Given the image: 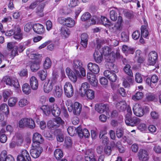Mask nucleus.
Returning a JSON list of instances; mask_svg holds the SVG:
<instances>
[{
    "label": "nucleus",
    "instance_id": "25",
    "mask_svg": "<svg viewBox=\"0 0 161 161\" xmlns=\"http://www.w3.org/2000/svg\"><path fill=\"white\" fill-rule=\"evenodd\" d=\"M132 76H127L125 78H123V84L124 86L125 87H129L130 85L132 84L134 80L133 79Z\"/></svg>",
    "mask_w": 161,
    "mask_h": 161
},
{
    "label": "nucleus",
    "instance_id": "36",
    "mask_svg": "<svg viewBox=\"0 0 161 161\" xmlns=\"http://www.w3.org/2000/svg\"><path fill=\"white\" fill-rule=\"evenodd\" d=\"M26 120V127L31 129H33L35 127V123L32 119L27 118Z\"/></svg>",
    "mask_w": 161,
    "mask_h": 161
},
{
    "label": "nucleus",
    "instance_id": "26",
    "mask_svg": "<svg viewBox=\"0 0 161 161\" xmlns=\"http://www.w3.org/2000/svg\"><path fill=\"white\" fill-rule=\"evenodd\" d=\"M30 84L33 90H36L37 89L38 86V81L35 77L32 76L31 78Z\"/></svg>",
    "mask_w": 161,
    "mask_h": 161
},
{
    "label": "nucleus",
    "instance_id": "17",
    "mask_svg": "<svg viewBox=\"0 0 161 161\" xmlns=\"http://www.w3.org/2000/svg\"><path fill=\"white\" fill-rule=\"evenodd\" d=\"M66 72L70 80L74 83L76 82L77 78L75 73L69 68L66 69Z\"/></svg>",
    "mask_w": 161,
    "mask_h": 161
},
{
    "label": "nucleus",
    "instance_id": "54",
    "mask_svg": "<svg viewBox=\"0 0 161 161\" xmlns=\"http://www.w3.org/2000/svg\"><path fill=\"white\" fill-rule=\"evenodd\" d=\"M29 103L28 101L25 98H22L19 100L18 102V105L20 107H23L27 105Z\"/></svg>",
    "mask_w": 161,
    "mask_h": 161
},
{
    "label": "nucleus",
    "instance_id": "29",
    "mask_svg": "<svg viewBox=\"0 0 161 161\" xmlns=\"http://www.w3.org/2000/svg\"><path fill=\"white\" fill-rule=\"evenodd\" d=\"M51 112L53 115L55 117L58 116L61 113L60 109L56 104H53Z\"/></svg>",
    "mask_w": 161,
    "mask_h": 161
},
{
    "label": "nucleus",
    "instance_id": "15",
    "mask_svg": "<svg viewBox=\"0 0 161 161\" xmlns=\"http://www.w3.org/2000/svg\"><path fill=\"white\" fill-rule=\"evenodd\" d=\"M87 78L90 84L94 87L97 86L98 81L96 78V76L91 72H88L87 74Z\"/></svg>",
    "mask_w": 161,
    "mask_h": 161
},
{
    "label": "nucleus",
    "instance_id": "53",
    "mask_svg": "<svg viewBox=\"0 0 161 161\" xmlns=\"http://www.w3.org/2000/svg\"><path fill=\"white\" fill-rule=\"evenodd\" d=\"M52 63L50 59L47 57L43 63V66L45 69H48L51 66Z\"/></svg>",
    "mask_w": 161,
    "mask_h": 161
},
{
    "label": "nucleus",
    "instance_id": "10",
    "mask_svg": "<svg viewBox=\"0 0 161 161\" xmlns=\"http://www.w3.org/2000/svg\"><path fill=\"white\" fill-rule=\"evenodd\" d=\"M115 59L114 55L110 54L106 60V65L108 66L109 69L112 70L114 71L116 68V66L114 64Z\"/></svg>",
    "mask_w": 161,
    "mask_h": 161
},
{
    "label": "nucleus",
    "instance_id": "64",
    "mask_svg": "<svg viewBox=\"0 0 161 161\" xmlns=\"http://www.w3.org/2000/svg\"><path fill=\"white\" fill-rule=\"evenodd\" d=\"M26 54L28 57L30 59H33L37 58V56H38L37 55L35 54H34L31 53H30L29 49L27 50Z\"/></svg>",
    "mask_w": 161,
    "mask_h": 161
},
{
    "label": "nucleus",
    "instance_id": "61",
    "mask_svg": "<svg viewBox=\"0 0 161 161\" xmlns=\"http://www.w3.org/2000/svg\"><path fill=\"white\" fill-rule=\"evenodd\" d=\"M102 53L105 56H107L108 55V57L109 54L110 53V48L109 47L107 46H105L103 47L102 49Z\"/></svg>",
    "mask_w": 161,
    "mask_h": 161
},
{
    "label": "nucleus",
    "instance_id": "39",
    "mask_svg": "<svg viewBox=\"0 0 161 161\" xmlns=\"http://www.w3.org/2000/svg\"><path fill=\"white\" fill-rule=\"evenodd\" d=\"M85 96L89 100H92L95 97L94 92L92 89H89L87 90L85 93Z\"/></svg>",
    "mask_w": 161,
    "mask_h": 161
},
{
    "label": "nucleus",
    "instance_id": "8",
    "mask_svg": "<svg viewBox=\"0 0 161 161\" xmlns=\"http://www.w3.org/2000/svg\"><path fill=\"white\" fill-rule=\"evenodd\" d=\"M71 107L72 108L71 110H70L69 108H68L69 112L72 111L73 113L76 115H79L80 114L82 108V105L81 104L76 102L72 104Z\"/></svg>",
    "mask_w": 161,
    "mask_h": 161
},
{
    "label": "nucleus",
    "instance_id": "37",
    "mask_svg": "<svg viewBox=\"0 0 161 161\" xmlns=\"http://www.w3.org/2000/svg\"><path fill=\"white\" fill-rule=\"evenodd\" d=\"M65 25L69 27H74L75 24L74 20L72 18L68 17L66 18Z\"/></svg>",
    "mask_w": 161,
    "mask_h": 161
},
{
    "label": "nucleus",
    "instance_id": "42",
    "mask_svg": "<svg viewBox=\"0 0 161 161\" xmlns=\"http://www.w3.org/2000/svg\"><path fill=\"white\" fill-rule=\"evenodd\" d=\"M147 26L146 25H142L141 28V35L144 37H147L149 34L148 30L147 29Z\"/></svg>",
    "mask_w": 161,
    "mask_h": 161
},
{
    "label": "nucleus",
    "instance_id": "55",
    "mask_svg": "<svg viewBox=\"0 0 161 161\" xmlns=\"http://www.w3.org/2000/svg\"><path fill=\"white\" fill-rule=\"evenodd\" d=\"M122 25H119V24H116L114 27L111 29L112 32H114L116 31L117 30L121 31L122 29Z\"/></svg>",
    "mask_w": 161,
    "mask_h": 161
},
{
    "label": "nucleus",
    "instance_id": "38",
    "mask_svg": "<svg viewBox=\"0 0 161 161\" xmlns=\"http://www.w3.org/2000/svg\"><path fill=\"white\" fill-rule=\"evenodd\" d=\"M5 133V131L3 129H2L0 131V141L2 143H5L7 140Z\"/></svg>",
    "mask_w": 161,
    "mask_h": 161
},
{
    "label": "nucleus",
    "instance_id": "5",
    "mask_svg": "<svg viewBox=\"0 0 161 161\" xmlns=\"http://www.w3.org/2000/svg\"><path fill=\"white\" fill-rule=\"evenodd\" d=\"M2 81L5 82L7 85L13 86L15 88H18L19 87L18 80L17 79H13L10 76H6L3 77Z\"/></svg>",
    "mask_w": 161,
    "mask_h": 161
},
{
    "label": "nucleus",
    "instance_id": "49",
    "mask_svg": "<svg viewBox=\"0 0 161 161\" xmlns=\"http://www.w3.org/2000/svg\"><path fill=\"white\" fill-rule=\"evenodd\" d=\"M0 110L3 111L6 115L9 114V108L6 104H3L0 107Z\"/></svg>",
    "mask_w": 161,
    "mask_h": 161
},
{
    "label": "nucleus",
    "instance_id": "22",
    "mask_svg": "<svg viewBox=\"0 0 161 161\" xmlns=\"http://www.w3.org/2000/svg\"><path fill=\"white\" fill-rule=\"evenodd\" d=\"M87 67L89 70L94 74H97L99 71V66L96 64L90 63L88 64Z\"/></svg>",
    "mask_w": 161,
    "mask_h": 161
},
{
    "label": "nucleus",
    "instance_id": "57",
    "mask_svg": "<svg viewBox=\"0 0 161 161\" xmlns=\"http://www.w3.org/2000/svg\"><path fill=\"white\" fill-rule=\"evenodd\" d=\"M91 17V14L86 12L81 17V19L82 21H85L89 19Z\"/></svg>",
    "mask_w": 161,
    "mask_h": 161
},
{
    "label": "nucleus",
    "instance_id": "60",
    "mask_svg": "<svg viewBox=\"0 0 161 161\" xmlns=\"http://www.w3.org/2000/svg\"><path fill=\"white\" fill-rule=\"evenodd\" d=\"M72 144L71 140L69 137H67L65 140V146L67 148L71 147Z\"/></svg>",
    "mask_w": 161,
    "mask_h": 161
},
{
    "label": "nucleus",
    "instance_id": "35",
    "mask_svg": "<svg viewBox=\"0 0 161 161\" xmlns=\"http://www.w3.org/2000/svg\"><path fill=\"white\" fill-rule=\"evenodd\" d=\"M40 61H34L31 65V69L32 72H36L40 68Z\"/></svg>",
    "mask_w": 161,
    "mask_h": 161
},
{
    "label": "nucleus",
    "instance_id": "3",
    "mask_svg": "<svg viewBox=\"0 0 161 161\" xmlns=\"http://www.w3.org/2000/svg\"><path fill=\"white\" fill-rule=\"evenodd\" d=\"M21 30L19 27L17 26L15 27L14 30H12L7 31L5 33L6 36H10L14 35V37L17 40H21L22 37V34L21 33Z\"/></svg>",
    "mask_w": 161,
    "mask_h": 161
},
{
    "label": "nucleus",
    "instance_id": "30",
    "mask_svg": "<svg viewBox=\"0 0 161 161\" xmlns=\"http://www.w3.org/2000/svg\"><path fill=\"white\" fill-rule=\"evenodd\" d=\"M122 50L123 52L126 55L129 54H133L135 52V50L133 48L125 45L123 46Z\"/></svg>",
    "mask_w": 161,
    "mask_h": 161
},
{
    "label": "nucleus",
    "instance_id": "1",
    "mask_svg": "<svg viewBox=\"0 0 161 161\" xmlns=\"http://www.w3.org/2000/svg\"><path fill=\"white\" fill-rule=\"evenodd\" d=\"M73 67L76 74L79 77L85 76L86 71L82 67L81 61L79 60L75 59L73 62Z\"/></svg>",
    "mask_w": 161,
    "mask_h": 161
},
{
    "label": "nucleus",
    "instance_id": "6",
    "mask_svg": "<svg viewBox=\"0 0 161 161\" xmlns=\"http://www.w3.org/2000/svg\"><path fill=\"white\" fill-rule=\"evenodd\" d=\"M31 158L28 151L25 149H22L20 154L17 157V161H31Z\"/></svg>",
    "mask_w": 161,
    "mask_h": 161
},
{
    "label": "nucleus",
    "instance_id": "11",
    "mask_svg": "<svg viewBox=\"0 0 161 161\" xmlns=\"http://www.w3.org/2000/svg\"><path fill=\"white\" fill-rule=\"evenodd\" d=\"M158 58L157 53L154 51L150 52L148 56V62L149 64L150 65H153L156 63Z\"/></svg>",
    "mask_w": 161,
    "mask_h": 161
},
{
    "label": "nucleus",
    "instance_id": "4",
    "mask_svg": "<svg viewBox=\"0 0 161 161\" xmlns=\"http://www.w3.org/2000/svg\"><path fill=\"white\" fill-rule=\"evenodd\" d=\"M141 122V119L135 116L132 117L130 114L126 115L125 122L126 124L131 126H134L139 124Z\"/></svg>",
    "mask_w": 161,
    "mask_h": 161
},
{
    "label": "nucleus",
    "instance_id": "62",
    "mask_svg": "<svg viewBox=\"0 0 161 161\" xmlns=\"http://www.w3.org/2000/svg\"><path fill=\"white\" fill-rule=\"evenodd\" d=\"M32 28L33 29L32 25L30 23H28L25 25L24 30L26 32H29Z\"/></svg>",
    "mask_w": 161,
    "mask_h": 161
},
{
    "label": "nucleus",
    "instance_id": "2",
    "mask_svg": "<svg viewBox=\"0 0 161 161\" xmlns=\"http://www.w3.org/2000/svg\"><path fill=\"white\" fill-rule=\"evenodd\" d=\"M86 154L87 155L85 157V161H104L105 157L103 154L101 155L97 160L96 155L92 150H87L86 151Z\"/></svg>",
    "mask_w": 161,
    "mask_h": 161
},
{
    "label": "nucleus",
    "instance_id": "27",
    "mask_svg": "<svg viewBox=\"0 0 161 161\" xmlns=\"http://www.w3.org/2000/svg\"><path fill=\"white\" fill-rule=\"evenodd\" d=\"M81 44L85 48L86 47L87 44L88 37L87 34L84 33L82 34L80 36Z\"/></svg>",
    "mask_w": 161,
    "mask_h": 161
},
{
    "label": "nucleus",
    "instance_id": "59",
    "mask_svg": "<svg viewBox=\"0 0 161 161\" xmlns=\"http://www.w3.org/2000/svg\"><path fill=\"white\" fill-rule=\"evenodd\" d=\"M101 20L103 24L105 26L109 25L110 24L109 20L105 17L101 16Z\"/></svg>",
    "mask_w": 161,
    "mask_h": 161
},
{
    "label": "nucleus",
    "instance_id": "48",
    "mask_svg": "<svg viewBox=\"0 0 161 161\" xmlns=\"http://www.w3.org/2000/svg\"><path fill=\"white\" fill-rule=\"evenodd\" d=\"M64 123V122L60 117H58L56 118L53 122V125L52 127H53L54 126L58 127L60 125Z\"/></svg>",
    "mask_w": 161,
    "mask_h": 161
},
{
    "label": "nucleus",
    "instance_id": "44",
    "mask_svg": "<svg viewBox=\"0 0 161 161\" xmlns=\"http://www.w3.org/2000/svg\"><path fill=\"white\" fill-rule=\"evenodd\" d=\"M131 66L129 64H125V66L123 68L124 72L129 76H132V72L130 69Z\"/></svg>",
    "mask_w": 161,
    "mask_h": 161
},
{
    "label": "nucleus",
    "instance_id": "14",
    "mask_svg": "<svg viewBox=\"0 0 161 161\" xmlns=\"http://www.w3.org/2000/svg\"><path fill=\"white\" fill-rule=\"evenodd\" d=\"M32 141L34 143L33 145L36 144L39 146L40 144L42 143L43 142V139L42 136L39 133L36 132L33 134Z\"/></svg>",
    "mask_w": 161,
    "mask_h": 161
},
{
    "label": "nucleus",
    "instance_id": "63",
    "mask_svg": "<svg viewBox=\"0 0 161 161\" xmlns=\"http://www.w3.org/2000/svg\"><path fill=\"white\" fill-rule=\"evenodd\" d=\"M10 93L8 91L5 90L3 91V96L4 102L7 101L8 97L10 96Z\"/></svg>",
    "mask_w": 161,
    "mask_h": 161
},
{
    "label": "nucleus",
    "instance_id": "52",
    "mask_svg": "<svg viewBox=\"0 0 161 161\" xmlns=\"http://www.w3.org/2000/svg\"><path fill=\"white\" fill-rule=\"evenodd\" d=\"M110 17L112 20L115 21L117 18V12L114 10H111L110 12Z\"/></svg>",
    "mask_w": 161,
    "mask_h": 161
},
{
    "label": "nucleus",
    "instance_id": "23",
    "mask_svg": "<svg viewBox=\"0 0 161 161\" xmlns=\"http://www.w3.org/2000/svg\"><path fill=\"white\" fill-rule=\"evenodd\" d=\"M90 87V86L89 83L86 82H85L81 84V86L79 90L80 94L83 97L85 96V93Z\"/></svg>",
    "mask_w": 161,
    "mask_h": 161
},
{
    "label": "nucleus",
    "instance_id": "7",
    "mask_svg": "<svg viewBox=\"0 0 161 161\" xmlns=\"http://www.w3.org/2000/svg\"><path fill=\"white\" fill-rule=\"evenodd\" d=\"M64 91L65 95L69 98L72 97L74 94V88L71 83L66 82L64 86Z\"/></svg>",
    "mask_w": 161,
    "mask_h": 161
},
{
    "label": "nucleus",
    "instance_id": "12",
    "mask_svg": "<svg viewBox=\"0 0 161 161\" xmlns=\"http://www.w3.org/2000/svg\"><path fill=\"white\" fill-rule=\"evenodd\" d=\"M76 132L79 136L81 138L84 136L85 138H88L90 136V133L86 129L82 130L81 126H79L76 128Z\"/></svg>",
    "mask_w": 161,
    "mask_h": 161
},
{
    "label": "nucleus",
    "instance_id": "58",
    "mask_svg": "<svg viewBox=\"0 0 161 161\" xmlns=\"http://www.w3.org/2000/svg\"><path fill=\"white\" fill-rule=\"evenodd\" d=\"M17 101V99L15 97H11L8 100V105L9 106H14Z\"/></svg>",
    "mask_w": 161,
    "mask_h": 161
},
{
    "label": "nucleus",
    "instance_id": "56",
    "mask_svg": "<svg viewBox=\"0 0 161 161\" xmlns=\"http://www.w3.org/2000/svg\"><path fill=\"white\" fill-rule=\"evenodd\" d=\"M8 156L7 151H3L0 154V161H5Z\"/></svg>",
    "mask_w": 161,
    "mask_h": 161
},
{
    "label": "nucleus",
    "instance_id": "24",
    "mask_svg": "<svg viewBox=\"0 0 161 161\" xmlns=\"http://www.w3.org/2000/svg\"><path fill=\"white\" fill-rule=\"evenodd\" d=\"M141 51L140 50H137L135 52V59L138 63L142 64L145 60L144 58L142 56Z\"/></svg>",
    "mask_w": 161,
    "mask_h": 161
},
{
    "label": "nucleus",
    "instance_id": "34",
    "mask_svg": "<svg viewBox=\"0 0 161 161\" xmlns=\"http://www.w3.org/2000/svg\"><path fill=\"white\" fill-rule=\"evenodd\" d=\"M37 75L40 79L42 81L45 80L47 76V71L45 70H40L37 73Z\"/></svg>",
    "mask_w": 161,
    "mask_h": 161
},
{
    "label": "nucleus",
    "instance_id": "21",
    "mask_svg": "<svg viewBox=\"0 0 161 161\" xmlns=\"http://www.w3.org/2000/svg\"><path fill=\"white\" fill-rule=\"evenodd\" d=\"M95 108L96 111L100 114L103 113L105 111L108 109V108L107 105L103 103L97 104L95 106Z\"/></svg>",
    "mask_w": 161,
    "mask_h": 161
},
{
    "label": "nucleus",
    "instance_id": "47",
    "mask_svg": "<svg viewBox=\"0 0 161 161\" xmlns=\"http://www.w3.org/2000/svg\"><path fill=\"white\" fill-rule=\"evenodd\" d=\"M55 96L56 97H60L63 93V90L61 87L59 86H56L55 90Z\"/></svg>",
    "mask_w": 161,
    "mask_h": 161
},
{
    "label": "nucleus",
    "instance_id": "19",
    "mask_svg": "<svg viewBox=\"0 0 161 161\" xmlns=\"http://www.w3.org/2000/svg\"><path fill=\"white\" fill-rule=\"evenodd\" d=\"M93 56L95 61L97 63H100L103 59V53L98 49L95 50Z\"/></svg>",
    "mask_w": 161,
    "mask_h": 161
},
{
    "label": "nucleus",
    "instance_id": "33",
    "mask_svg": "<svg viewBox=\"0 0 161 161\" xmlns=\"http://www.w3.org/2000/svg\"><path fill=\"white\" fill-rule=\"evenodd\" d=\"M54 86L49 81L48 83H45L44 85L43 89L44 92L46 93H49L52 90Z\"/></svg>",
    "mask_w": 161,
    "mask_h": 161
},
{
    "label": "nucleus",
    "instance_id": "28",
    "mask_svg": "<svg viewBox=\"0 0 161 161\" xmlns=\"http://www.w3.org/2000/svg\"><path fill=\"white\" fill-rule=\"evenodd\" d=\"M117 108L120 112L125 111L127 108V105L125 102L120 101L116 103Z\"/></svg>",
    "mask_w": 161,
    "mask_h": 161
},
{
    "label": "nucleus",
    "instance_id": "16",
    "mask_svg": "<svg viewBox=\"0 0 161 161\" xmlns=\"http://www.w3.org/2000/svg\"><path fill=\"white\" fill-rule=\"evenodd\" d=\"M138 157L140 161H147L149 158L147 152L144 150H140L138 153Z\"/></svg>",
    "mask_w": 161,
    "mask_h": 161
},
{
    "label": "nucleus",
    "instance_id": "45",
    "mask_svg": "<svg viewBox=\"0 0 161 161\" xmlns=\"http://www.w3.org/2000/svg\"><path fill=\"white\" fill-rule=\"evenodd\" d=\"M121 40L124 42H127L129 41V34L127 32L123 31L121 34Z\"/></svg>",
    "mask_w": 161,
    "mask_h": 161
},
{
    "label": "nucleus",
    "instance_id": "40",
    "mask_svg": "<svg viewBox=\"0 0 161 161\" xmlns=\"http://www.w3.org/2000/svg\"><path fill=\"white\" fill-rule=\"evenodd\" d=\"M60 31L61 36L65 38L68 37L70 34V31L66 27H62Z\"/></svg>",
    "mask_w": 161,
    "mask_h": 161
},
{
    "label": "nucleus",
    "instance_id": "18",
    "mask_svg": "<svg viewBox=\"0 0 161 161\" xmlns=\"http://www.w3.org/2000/svg\"><path fill=\"white\" fill-rule=\"evenodd\" d=\"M134 114L136 116L141 117L144 114V111L138 104H135L133 108Z\"/></svg>",
    "mask_w": 161,
    "mask_h": 161
},
{
    "label": "nucleus",
    "instance_id": "50",
    "mask_svg": "<svg viewBox=\"0 0 161 161\" xmlns=\"http://www.w3.org/2000/svg\"><path fill=\"white\" fill-rule=\"evenodd\" d=\"M22 90L23 92L27 94H29L31 92V87L27 83H25L23 85Z\"/></svg>",
    "mask_w": 161,
    "mask_h": 161
},
{
    "label": "nucleus",
    "instance_id": "32",
    "mask_svg": "<svg viewBox=\"0 0 161 161\" xmlns=\"http://www.w3.org/2000/svg\"><path fill=\"white\" fill-rule=\"evenodd\" d=\"M45 6V4L43 3H41L40 4L37 8L36 13L40 17H42L44 16L43 10Z\"/></svg>",
    "mask_w": 161,
    "mask_h": 161
},
{
    "label": "nucleus",
    "instance_id": "31",
    "mask_svg": "<svg viewBox=\"0 0 161 161\" xmlns=\"http://www.w3.org/2000/svg\"><path fill=\"white\" fill-rule=\"evenodd\" d=\"M40 109L46 116L48 115L51 113V107L48 105H42Z\"/></svg>",
    "mask_w": 161,
    "mask_h": 161
},
{
    "label": "nucleus",
    "instance_id": "41",
    "mask_svg": "<svg viewBox=\"0 0 161 161\" xmlns=\"http://www.w3.org/2000/svg\"><path fill=\"white\" fill-rule=\"evenodd\" d=\"M26 119L27 118H22L18 121L17 125L19 128H24L26 127Z\"/></svg>",
    "mask_w": 161,
    "mask_h": 161
},
{
    "label": "nucleus",
    "instance_id": "9",
    "mask_svg": "<svg viewBox=\"0 0 161 161\" xmlns=\"http://www.w3.org/2000/svg\"><path fill=\"white\" fill-rule=\"evenodd\" d=\"M33 147L30 150V154L33 158H37L40 156L43 150L39 146L33 145Z\"/></svg>",
    "mask_w": 161,
    "mask_h": 161
},
{
    "label": "nucleus",
    "instance_id": "46",
    "mask_svg": "<svg viewBox=\"0 0 161 161\" xmlns=\"http://www.w3.org/2000/svg\"><path fill=\"white\" fill-rule=\"evenodd\" d=\"M54 156L57 159H59L63 156L62 151L59 149H57L54 152Z\"/></svg>",
    "mask_w": 161,
    "mask_h": 161
},
{
    "label": "nucleus",
    "instance_id": "20",
    "mask_svg": "<svg viewBox=\"0 0 161 161\" xmlns=\"http://www.w3.org/2000/svg\"><path fill=\"white\" fill-rule=\"evenodd\" d=\"M33 29L35 32L41 34L43 33L44 31V26L39 24H35L33 25Z\"/></svg>",
    "mask_w": 161,
    "mask_h": 161
},
{
    "label": "nucleus",
    "instance_id": "51",
    "mask_svg": "<svg viewBox=\"0 0 161 161\" xmlns=\"http://www.w3.org/2000/svg\"><path fill=\"white\" fill-rule=\"evenodd\" d=\"M58 77L59 75H58L55 73L53 74L52 77L48 81L55 85L57 81Z\"/></svg>",
    "mask_w": 161,
    "mask_h": 161
},
{
    "label": "nucleus",
    "instance_id": "13",
    "mask_svg": "<svg viewBox=\"0 0 161 161\" xmlns=\"http://www.w3.org/2000/svg\"><path fill=\"white\" fill-rule=\"evenodd\" d=\"M103 74L104 76L107 77L110 81L112 82H115L116 81L117 77L113 71L106 70L104 71Z\"/></svg>",
    "mask_w": 161,
    "mask_h": 161
},
{
    "label": "nucleus",
    "instance_id": "43",
    "mask_svg": "<svg viewBox=\"0 0 161 161\" xmlns=\"http://www.w3.org/2000/svg\"><path fill=\"white\" fill-rule=\"evenodd\" d=\"M143 96V93L142 92H137L132 96V98L135 101H137L142 99Z\"/></svg>",
    "mask_w": 161,
    "mask_h": 161
}]
</instances>
